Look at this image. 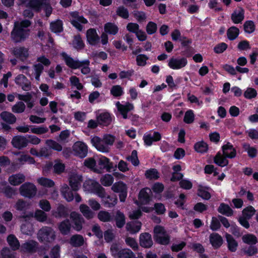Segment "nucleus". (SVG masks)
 <instances>
[{"instance_id": "473e14b6", "label": "nucleus", "mask_w": 258, "mask_h": 258, "mask_svg": "<svg viewBox=\"0 0 258 258\" xmlns=\"http://www.w3.org/2000/svg\"><path fill=\"white\" fill-rule=\"evenodd\" d=\"M84 243V239L82 235L75 234L72 236L70 238V243L75 247H78L82 246Z\"/></svg>"}, {"instance_id": "ddd939ff", "label": "nucleus", "mask_w": 258, "mask_h": 258, "mask_svg": "<svg viewBox=\"0 0 258 258\" xmlns=\"http://www.w3.org/2000/svg\"><path fill=\"white\" fill-rule=\"evenodd\" d=\"M28 144V140L23 136H14L12 140V144L13 147L18 149L27 147Z\"/></svg>"}, {"instance_id": "338daca9", "label": "nucleus", "mask_w": 258, "mask_h": 258, "mask_svg": "<svg viewBox=\"0 0 258 258\" xmlns=\"http://www.w3.org/2000/svg\"><path fill=\"white\" fill-rule=\"evenodd\" d=\"M25 108V104L22 101H19L12 107V111L14 113H20L24 112Z\"/></svg>"}, {"instance_id": "c9c22d12", "label": "nucleus", "mask_w": 258, "mask_h": 258, "mask_svg": "<svg viewBox=\"0 0 258 258\" xmlns=\"http://www.w3.org/2000/svg\"><path fill=\"white\" fill-rule=\"evenodd\" d=\"M7 242L13 250H18L20 246V242L17 238L13 234H10L7 237Z\"/></svg>"}, {"instance_id": "aec40b11", "label": "nucleus", "mask_w": 258, "mask_h": 258, "mask_svg": "<svg viewBox=\"0 0 258 258\" xmlns=\"http://www.w3.org/2000/svg\"><path fill=\"white\" fill-rule=\"evenodd\" d=\"M25 179V176L23 174L18 173L10 175L9 177L8 181L11 185L17 186L23 183Z\"/></svg>"}, {"instance_id": "a19ab883", "label": "nucleus", "mask_w": 258, "mask_h": 258, "mask_svg": "<svg viewBox=\"0 0 258 258\" xmlns=\"http://www.w3.org/2000/svg\"><path fill=\"white\" fill-rule=\"evenodd\" d=\"M73 46L74 48L77 50H82L85 47V43L83 42L80 34H78L74 36V40L73 41Z\"/></svg>"}, {"instance_id": "0eeeda50", "label": "nucleus", "mask_w": 258, "mask_h": 258, "mask_svg": "<svg viewBox=\"0 0 258 258\" xmlns=\"http://www.w3.org/2000/svg\"><path fill=\"white\" fill-rule=\"evenodd\" d=\"M36 186L31 182H26L22 184L19 188L20 195L29 199L33 198L37 193Z\"/></svg>"}, {"instance_id": "8fccbe9b", "label": "nucleus", "mask_w": 258, "mask_h": 258, "mask_svg": "<svg viewBox=\"0 0 258 258\" xmlns=\"http://www.w3.org/2000/svg\"><path fill=\"white\" fill-rule=\"evenodd\" d=\"M255 212L256 210L252 206H248L242 210V216L245 217L247 219H250L255 214Z\"/></svg>"}, {"instance_id": "72a5a7b5", "label": "nucleus", "mask_w": 258, "mask_h": 258, "mask_svg": "<svg viewBox=\"0 0 258 258\" xmlns=\"http://www.w3.org/2000/svg\"><path fill=\"white\" fill-rule=\"evenodd\" d=\"M147 190L150 191L148 188H143L139 192L138 199L143 204H147L151 201V197H150Z\"/></svg>"}, {"instance_id": "4468645a", "label": "nucleus", "mask_w": 258, "mask_h": 258, "mask_svg": "<svg viewBox=\"0 0 258 258\" xmlns=\"http://www.w3.org/2000/svg\"><path fill=\"white\" fill-rule=\"evenodd\" d=\"M222 150L223 156L227 158L232 159L236 156V150L230 142H227L226 144L223 145L222 146Z\"/></svg>"}, {"instance_id": "5701e85b", "label": "nucleus", "mask_w": 258, "mask_h": 258, "mask_svg": "<svg viewBox=\"0 0 258 258\" xmlns=\"http://www.w3.org/2000/svg\"><path fill=\"white\" fill-rule=\"evenodd\" d=\"M97 121L100 125L107 126L111 123L112 119L110 113L106 112L97 116Z\"/></svg>"}, {"instance_id": "49530a36", "label": "nucleus", "mask_w": 258, "mask_h": 258, "mask_svg": "<svg viewBox=\"0 0 258 258\" xmlns=\"http://www.w3.org/2000/svg\"><path fill=\"white\" fill-rule=\"evenodd\" d=\"M98 218L100 221L103 222L113 221V217L110 213L106 211H100L98 214Z\"/></svg>"}, {"instance_id": "774afa93", "label": "nucleus", "mask_w": 258, "mask_h": 258, "mask_svg": "<svg viewBox=\"0 0 258 258\" xmlns=\"http://www.w3.org/2000/svg\"><path fill=\"white\" fill-rule=\"evenodd\" d=\"M157 25L154 22L150 21L146 26V31L149 35H152L156 32Z\"/></svg>"}, {"instance_id": "0e129e2a", "label": "nucleus", "mask_w": 258, "mask_h": 258, "mask_svg": "<svg viewBox=\"0 0 258 258\" xmlns=\"http://www.w3.org/2000/svg\"><path fill=\"white\" fill-rule=\"evenodd\" d=\"M149 59V57L144 54H139L137 56L136 61L138 66L144 67L147 64V60Z\"/></svg>"}, {"instance_id": "2f4dec72", "label": "nucleus", "mask_w": 258, "mask_h": 258, "mask_svg": "<svg viewBox=\"0 0 258 258\" xmlns=\"http://www.w3.org/2000/svg\"><path fill=\"white\" fill-rule=\"evenodd\" d=\"M218 212L226 216L230 217L233 214V211L228 205L224 203L220 204L219 207L217 209Z\"/></svg>"}, {"instance_id": "ea45409f", "label": "nucleus", "mask_w": 258, "mask_h": 258, "mask_svg": "<svg viewBox=\"0 0 258 258\" xmlns=\"http://www.w3.org/2000/svg\"><path fill=\"white\" fill-rule=\"evenodd\" d=\"M239 34V29L236 26H231L227 30V36L229 40L236 39Z\"/></svg>"}, {"instance_id": "39448f33", "label": "nucleus", "mask_w": 258, "mask_h": 258, "mask_svg": "<svg viewBox=\"0 0 258 258\" xmlns=\"http://www.w3.org/2000/svg\"><path fill=\"white\" fill-rule=\"evenodd\" d=\"M153 238L156 243L163 245L169 244L170 237L164 227L156 225L153 229Z\"/></svg>"}, {"instance_id": "cd10ccee", "label": "nucleus", "mask_w": 258, "mask_h": 258, "mask_svg": "<svg viewBox=\"0 0 258 258\" xmlns=\"http://www.w3.org/2000/svg\"><path fill=\"white\" fill-rule=\"evenodd\" d=\"M50 29L54 33L58 34L62 32L63 30L62 21L57 19L51 22L50 23Z\"/></svg>"}, {"instance_id": "de8ad7c7", "label": "nucleus", "mask_w": 258, "mask_h": 258, "mask_svg": "<svg viewBox=\"0 0 258 258\" xmlns=\"http://www.w3.org/2000/svg\"><path fill=\"white\" fill-rule=\"evenodd\" d=\"M37 181L40 185L45 187H52L55 185L53 180L46 177H40L37 179Z\"/></svg>"}, {"instance_id": "2eb2a0df", "label": "nucleus", "mask_w": 258, "mask_h": 258, "mask_svg": "<svg viewBox=\"0 0 258 258\" xmlns=\"http://www.w3.org/2000/svg\"><path fill=\"white\" fill-rule=\"evenodd\" d=\"M209 241L214 249H219L223 243L222 236L219 233L216 232L212 233L210 235Z\"/></svg>"}, {"instance_id": "f03ea898", "label": "nucleus", "mask_w": 258, "mask_h": 258, "mask_svg": "<svg viewBox=\"0 0 258 258\" xmlns=\"http://www.w3.org/2000/svg\"><path fill=\"white\" fill-rule=\"evenodd\" d=\"M90 182V189L102 199V204L104 207L111 208L115 206L117 202L116 195H108L106 197L104 188L95 180H92Z\"/></svg>"}, {"instance_id": "603ef678", "label": "nucleus", "mask_w": 258, "mask_h": 258, "mask_svg": "<svg viewBox=\"0 0 258 258\" xmlns=\"http://www.w3.org/2000/svg\"><path fill=\"white\" fill-rule=\"evenodd\" d=\"M243 29L245 33L250 34L255 31V26L252 21L247 20L243 24Z\"/></svg>"}, {"instance_id": "20e7f679", "label": "nucleus", "mask_w": 258, "mask_h": 258, "mask_svg": "<svg viewBox=\"0 0 258 258\" xmlns=\"http://www.w3.org/2000/svg\"><path fill=\"white\" fill-rule=\"evenodd\" d=\"M115 139L113 135L105 134L102 139L98 136L93 137L91 139V143L98 151L102 153H108L110 150L108 146L113 145Z\"/></svg>"}, {"instance_id": "3c124183", "label": "nucleus", "mask_w": 258, "mask_h": 258, "mask_svg": "<svg viewBox=\"0 0 258 258\" xmlns=\"http://www.w3.org/2000/svg\"><path fill=\"white\" fill-rule=\"evenodd\" d=\"M112 190L116 193L125 190H127V187L123 181H119L114 183L111 187Z\"/></svg>"}, {"instance_id": "393cba45", "label": "nucleus", "mask_w": 258, "mask_h": 258, "mask_svg": "<svg viewBox=\"0 0 258 258\" xmlns=\"http://www.w3.org/2000/svg\"><path fill=\"white\" fill-rule=\"evenodd\" d=\"M226 239L228 250L232 252H235L238 246L237 241L230 234L226 233Z\"/></svg>"}, {"instance_id": "58836bf2", "label": "nucleus", "mask_w": 258, "mask_h": 258, "mask_svg": "<svg viewBox=\"0 0 258 258\" xmlns=\"http://www.w3.org/2000/svg\"><path fill=\"white\" fill-rule=\"evenodd\" d=\"M224 156H222L220 152L217 153L214 158V162L217 165L220 167H224L228 164V160Z\"/></svg>"}, {"instance_id": "423d86ee", "label": "nucleus", "mask_w": 258, "mask_h": 258, "mask_svg": "<svg viewBox=\"0 0 258 258\" xmlns=\"http://www.w3.org/2000/svg\"><path fill=\"white\" fill-rule=\"evenodd\" d=\"M56 237L53 229L48 226L42 227L38 233L39 241L44 243H50L54 241Z\"/></svg>"}, {"instance_id": "6e6552de", "label": "nucleus", "mask_w": 258, "mask_h": 258, "mask_svg": "<svg viewBox=\"0 0 258 258\" xmlns=\"http://www.w3.org/2000/svg\"><path fill=\"white\" fill-rule=\"evenodd\" d=\"M75 155L81 158L86 157L88 154V146L83 142H76L73 146Z\"/></svg>"}, {"instance_id": "052dcab7", "label": "nucleus", "mask_w": 258, "mask_h": 258, "mask_svg": "<svg viewBox=\"0 0 258 258\" xmlns=\"http://www.w3.org/2000/svg\"><path fill=\"white\" fill-rule=\"evenodd\" d=\"M243 252L248 256H252L258 253V249L255 245H251L247 248L243 249Z\"/></svg>"}, {"instance_id": "e433bc0d", "label": "nucleus", "mask_w": 258, "mask_h": 258, "mask_svg": "<svg viewBox=\"0 0 258 258\" xmlns=\"http://www.w3.org/2000/svg\"><path fill=\"white\" fill-rule=\"evenodd\" d=\"M45 3H42L39 0H29L27 7L36 12H39Z\"/></svg>"}, {"instance_id": "f257e3e1", "label": "nucleus", "mask_w": 258, "mask_h": 258, "mask_svg": "<svg viewBox=\"0 0 258 258\" xmlns=\"http://www.w3.org/2000/svg\"><path fill=\"white\" fill-rule=\"evenodd\" d=\"M31 22L25 19L21 22H16L11 32V37L15 43H21L27 39L30 35V29L29 27L31 25Z\"/></svg>"}, {"instance_id": "9b49d317", "label": "nucleus", "mask_w": 258, "mask_h": 258, "mask_svg": "<svg viewBox=\"0 0 258 258\" xmlns=\"http://www.w3.org/2000/svg\"><path fill=\"white\" fill-rule=\"evenodd\" d=\"M15 83L22 87V89L25 91L31 89V82L27 77L23 74L18 75L15 80Z\"/></svg>"}, {"instance_id": "412c9836", "label": "nucleus", "mask_w": 258, "mask_h": 258, "mask_svg": "<svg viewBox=\"0 0 258 258\" xmlns=\"http://www.w3.org/2000/svg\"><path fill=\"white\" fill-rule=\"evenodd\" d=\"M125 216L124 213L119 210H117L113 217V220L115 222V226L117 228L121 229L125 224Z\"/></svg>"}, {"instance_id": "b1692460", "label": "nucleus", "mask_w": 258, "mask_h": 258, "mask_svg": "<svg viewBox=\"0 0 258 258\" xmlns=\"http://www.w3.org/2000/svg\"><path fill=\"white\" fill-rule=\"evenodd\" d=\"M99 167L101 169H106L107 171L110 172L113 169V163L110 162V160L104 156H101L98 161Z\"/></svg>"}, {"instance_id": "e2e57ef3", "label": "nucleus", "mask_w": 258, "mask_h": 258, "mask_svg": "<svg viewBox=\"0 0 258 258\" xmlns=\"http://www.w3.org/2000/svg\"><path fill=\"white\" fill-rule=\"evenodd\" d=\"M35 218L39 222H43L46 220L47 216V214L41 210H36L34 214Z\"/></svg>"}, {"instance_id": "9d476101", "label": "nucleus", "mask_w": 258, "mask_h": 258, "mask_svg": "<svg viewBox=\"0 0 258 258\" xmlns=\"http://www.w3.org/2000/svg\"><path fill=\"white\" fill-rule=\"evenodd\" d=\"M86 39L88 43L91 46L97 45L100 40V37L95 28H90L87 30Z\"/></svg>"}, {"instance_id": "c03bdc74", "label": "nucleus", "mask_w": 258, "mask_h": 258, "mask_svg": "<svg viewBox=\"0 0 258 258\" xmlns=\"http://www.w3.org/2000/svg\"><path fill=\"white\" fill-rule=\"evenodd\" d=\"M73 228L77 231H80L82 229V223L84 222L83 218L80 214H76V216L73 219Z\"/></svg>"}, {"instance_id": "a211bd4d", "label": "nucleus", "mask_w": 258, "mask_h": 258, "mask_svg": "<svg viewBox=\"0 0 258 258\" xmlns=\"http://www.w3.org/2000/svg\"><path fill=\"white\" fill-rule=\"evenodd\" d=\"M53 216L56 218H67L69 215V211L68 208L62 204H59L55 210L52 211Z\"/></svg>"}, {"instance_id": "37998d69", "label": "nucleus", "mask_w": 258, "mask_h": 258, "mask_svg": "<svg viewBox=\"0 0 258 258\" xmlns=\"http://www.w3.org/2000/svg\"><path fill=\"white\" fill-rule=\"evenodd\" d=\"M209 147L207 143L204 141L198 142L194 145V149L198 153H206Z\"/></svg>"}, {"instance_id": "bb28decb", "label": "nucleus", "mask_w": 258, "mask_h": 258, "mask_svg": "<svg viewBox=\"0 0 258 258\" xmlns=\"http://www.w3.org/2000/svg\"><path fill=\"white\" fill-rule=\"evenodd\" d=\"M62 197L68 201L71 202L74 199V196L72 191L68 185L64 184L60 189Z\"/></svg>"}, {"instance_id": "f3484780", "label": "nucleus", "mask_w": 258, "mask_h": 258, "mask_svg": "<svg viewBox=\"0 0 258 258\" xmlns=\"http://www.w3.org/2000/svg\"><path fill=\"white\" fill-rule=\"evenodd\" d=\"M140 245L144 248H150L153 244V242L151 235L148 232L143 233L140 235Z\"/></svg>"}, {"instance_id": "a878e982", "label": "nucleus", "mask_w": 258, "mask_h": 258, "mask_svg": "<svg viewBox=\"0 0 258 258\" xmlns=\"http://www.w3.org/2000/svg\"><path fill=\"white\" fill-rule=\"evenodd\" d=\"M60 232L63 235H68L71 231V224L70 220L66 219L61 222L58 225Z\"/></svg>"}, {"instance_id": "c85d7f7f", "label": "nucleus", "mask_w": 258, "mask_h": 258, "mask_svg": "<svg viewBox=\"0 0 258 258\" xmlns=\"http://www.w3.org/2000/svg\"><path fill=\"white\" fill-rule=\"evenodd\" d=\"M37 245L38 243L37 242L31 240L23 243L21 246V248L25 252L33 253L36 252Z\"/></svg>"}, {"instance_id": "680f3d73", "label": "nucleus", "mask_w": 258, "mask_h": 258, "mask_svg": "<svg viewBox=\"0 0 258 258\" xmlns=\"http://www.w3.org/2000/svg\"><path fill=\"white\" fill-rule=\"evenodd\" d=\"M195 119V114L192 110L189 109L185 113L183 121L187 124L192 123Z\"/></svg>"}, {"instance_id": "1a4fd4ad", "label": "nucleus", "mask_w": 258, "mask_h": 258, "mask_svg": "<svg viewBox=\"0 0 258 258\" xmlns=\"http://www.w3.org/2000/svg\"><path fill=\"white\" fill-rule=\"evenodd\" d=\"M187 63L186 58L184 57L180 58L172 57L168 61V67L173 70H179L184 67Z\"/></svg>"}, {"instance_id": "79ce46f5", "label": "nucleus", "mask_w": 258, "mask_h": 258, "mask_svg": "<svg viewBox=\"0 0 258 258\" xmlns=\"http://www.w3.org/2000/svg\"><path fill=\"white\" fill-rule=\"evenodd\" d=\"M242 148L247 152L249 158H254L256 156L257 150L255 147L250 146L248 143L243 144Z\"/></svg>"}, {"instance_id": "4be33fe9", "label": "nucleus", "mask_w": 258, "mask_h": 258, "mask_svg": "<svg viewBox=\"0 0 258 258\" xmlns=\"http://www.w3.org/2000/svg\"><path fill=\"white\" fill-rule=\"evenodd\" d=\"M82 181V176L78 174L72 175L69 178V185L72 190L76 191L80 186Z\"/></svg>"}, {"instance_id": "bf43d9fd", "label": "nucleus", "mask_w": 258, "mask_h": 258, "mask_svg": "<svg viewBox=\"0 0 258 258\" xmlns=\"http://www.w3.org/2000/svg\"><path fill=\"white\" fill-rule=\"evenodd\" d=\"M31 132L37 135H42L46 133L48 131V129L46 126H37L30 125Z\"/></svg>"}, {"instance_id": "c756f323", "label": "nucleus", "mask_w": 258, "mask_h": 258, "mask_svg": "<svg viewBox=\"0 0 258 258\" xmlns=\"http://www.w3.org/2000/svg\"><path fill=\"white\" fill-rule=\"evenodd\" d=\"M104 32L109 35H115L119 31L118 26L114 23L107 22L104 26Z\"/></svg>"}, {"instance_id": "f704fd0d", "label": "nucleus", "mask_w": 258, "mask_h": 258, "mask_svg": "<svg viewBox=\"0 0 258 258\" xmlns=\"http://www.w3.org/2000/svg\"><path fill=\"white\" fill-rule=\"evenodd\" d=\"M242 240L243 243L249 245H255L258 242L257 237L252 233H247L243 235Z\"/></svg>"}, {"instance_id": "864d4df0", "label": "nucleus", "mask_w": 258, "mask_h": 258, "mask_svg": "<svg viewBox=\"0 0 258 258\" xmlns=\"http://www.w3.org/2000/svg\"><path fill=\"white\" fill-rule=\"evenodd\" d=\"M126 159L127 161H130L135 166H137L139 165L140 161L138 157V152L136 150L132 151L131 155L127 156Z\"/></svg>"}, {"instance_id": "7c9ffc66", "label": "nucleus", "mask_w": 258, "mask_h": 258, "mask_svg": "<svg viewBox=\"0 0 258 258\" xmlns=\"http://www.w3.org/2000/svg\"><path fill=\"white\" fill-rule=\"evenodd\" d=\"M142 227V223L140 221H135L132 223L128 222L126 225V229L132 234H135L139 232Z\"/></svg>"}, {"instance_id": "f8f14e48", "label": "nucleus", "mask_w": 258, "mask_h": 258, "mask_svg": "<svg viewBox=\"0 0 258 258\" xmlns=\"http://www.w3.org/2000/svg\"><path fill=\"white\" fill-rule=\"evenodd\" d=\"M116 106L118 111L120 112L124 119L128 118L127 115L128 112L134 109L133 104L128 102H126L125 104H121L118 101L116 104Z\"/></svg>"}, {"instance_id": "dca6fc26", "label": "nucleus", "mask_w": 258, "mask_h": 258, "mask_svg": "<svg viewBox=\"0 0 258 258\" xmlns=\"http://www.w3.org/2000/svg\"><path fill=\"white\" fill-rule=\"evenodd\" d=\"M244 19V10L241 7L235 10L231 14V19L235 24H241Z\"/></svg>"}, {"instance_id": "5fc2aeb1", "label": "nucleus", "mask_w": 258, "mask_h": 258, "mask_svg": "<svg viewBox=\"0 0 258 258\" xmlns=\"http://www.w3.org/2000/svg\"><path fill=\"white\" fill-rule=\"evenodd\" d=\"M116 13L118 16L124 19H127L129 17L128 10L123 6H119L117 8Z\"/></svg>"}, {"instance_id": "6e6d98bb", "label": "nucleus", "mask_w": 258, "mask_h": 258, "mask_svg": "<svg viewBox=\"0 0 258 258\" xmlns=\"http://www.w3.org/2000/svg\"><path fill=\"white\" fill-rule=\"evenodd\" d=\"M118 258H137L135 253L128 248L120 249Z\"/></svg>"}, {"instance_id": "a18cd8bd", "label": "nucleus", "mask_w": 258, "mask_h": 258, "mask_svg": "<svg viewBox=\"0 0 258 258\" xmlns=\"http://www.w3.org/2000/svg\"><path fill=\"white\" fill-rule=\"evenodd\" d=\"M80 210L86 219H91L93 218L94 214L87 205L85 204L81 205Z\"/></svg>"}, {"instance_id": "13d9d810", "label": "nucleus", "mask_w": 258, "mask_h": 258, "mask_svg": "<svg viewBox=\"0 0 258 258\" xmlns=\"http://www.w3.org/2000/svg\"><path fill=\"white\" fill-rule=\"evenodd\" d=\"M113 176L109 174H106L100 179L101 183L105 186H109L113 182Z\"/></svg>"}, {"instance_id": "4d7b16f0", "label": "nucleus", "mask_w": 258, "mask_h": 258, "mask_svg": "<svg viewBox=\"0 0 258 258\" xmlns=\"http://www.w3.org/2000/svg\"><path fill=\"white\" fill-rule=\"evenodd\" d=\"M110 94L115 97H118L123 94V88L120 85H114L110 89Z\"/></svg>"}, {"instance_id": "7ed1b4c3", "label": "nucleus", "mask_w": 258, "mask_h": 258, "mask_svg": "<svg viewBox=\"0 0 258 258\" xmlns=\"http://www.w3.org/2000/svg\"><path fill=\"white\" fill-rule=\"evenodd\" d=\"M66 64L72 70L81 69V72L83 75H87L90 73L91 70L89 68L90 61L89 59L80 60L78 59H74L66 52H62L61 53Z\"/></svg>"}, {"instance_id": "69168bd1", "label": "nucleus", "mask_w": 258, "mask_h": 258, "mask_svg": "<svg viewBox=\"0 0 258 258\" xmlns=\"http://www.w3.org/2000/svg\"><path fill=\"white\" fill-rule=\"evenodd\" d=\"M46 144L50 148L57 151H61L62 147L60 144L56 142V141L52 140H47L46 141Z\"/></svg>"}, {"instance_id": "09e8293b", "label": "nucleus", "mask_w": 258, "mask_h": 258, "mask_svg": "<svg viewBox=\"0 0 258 258\" xmlns=\"http://www.w3.org/2000/svg\"><path fill=\"white\" fill-rule=\"evenodd\" d=\"M145 175L146 178L157 180L159 178V172L155 168H150L146 171Z\"/></svg>"}, {"instance_id": "6ab92c4d", "label": "nucleus", "mask_w": 258, "mask_h": 258, "mask_svg": "<svg viewBox=\"0 0 258 258\" xmlns=\"http://www.w3.org/2000/svg\"><path fill=\"white\" fill-rule=\"evenodd\" d=\"M12 53L21 60L26 59L29 56L28 49L24 47H17L14 48Z\"/></svg>"}, {"instance_id": "4c0bfd02", "label": "nucleus", "mask_w": 258, "mask_h": 258, "mask_svg": "<svg viewBox=\"0 0 258 258\" xmlns=\"http://www.w3.org/2000/svg\"><path fill=\"white\" fill-rule=\"evenodd\" d=\"M1 118L9 124H13L16 122L17 118L12 113L8 111H3L0 114Z\"/></svg>"}]
</instances>
